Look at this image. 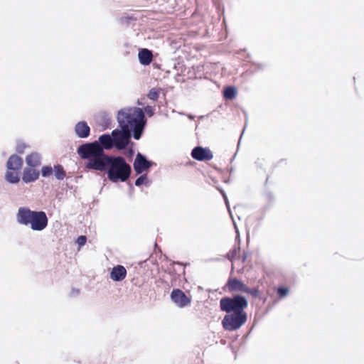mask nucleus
Returning <instances> with one entry per match:
<instances>
[{
  "label": "nucleus",
  "mask_w": 364,
  "mask_h": 364,
  "mask_svg": "<svg viewBox=\"0 0 364 364\" xmlns=\"http://www.w3.org/2000/svg\"><path fill=\"white\" fill-rule=\"evenodd\" d=\"M136 104H137L138 105H141V106H142V107L144 106V105H143L142 101H141V99H138V100H137V101H136Z\"/></svg>",
  "instance_id": "nucleus-52"
},
{
  "label": "nucleus",
  "mask_w": 364,
  "mask_h": 364,
  "mask_svg": "<svg viewBox=\"0 0 364 364\" xmlns=\"http://www.w3.org/2000/svg\"><path fill=\"white\" fill-rule=\"evenodd\" d=\"M241 110H242V113L244 114L245 124H244V127L242 128V133L240 134V139H239V141H238V144H237V149L239 148V146L240 145L241 139L242 137V135H243V134L245 132V129H246V127L247 126V124H248V114H247V112L245 109H243V108H242Z\"/></svg>",
  "instance_id": "nucleus-35"
},
{
  "label": "nucleus",
  "mask_w": 364,
  "mask_h": 364,
  "mask_svg": "<svg viewBox=\"0 0 364 364\" xmlns=\"http://www.w3.org/2000/svg\"><path fill=\"white\" fill-rule=\"evenodd\" d=\"M171 301L179 308L186 307L191 304V296H188L181 289L174 288L170 294Z\"/></svg>",
  "instance_id": "nucleus-9"
},
{
  "label": "nucleus",
  "mask_w": 364,
  "mask_h": 364,
  "mask_svg": "<svg viewBox=\"0 0 364 364\" xmlns=\"http://www.w3.org/2000/svg\"><path fill=\"white\" fill-rule=\"evenodd\" d=\"M277 293L279 299H283L289 294L290 289L287 286L280 285L277 288Z\"/></svg>",
  "instance_id": "nucleus-28"
},
{
  "label": "nucleus",
  "mask_w": 364,
  "mask_h": 364,
  "mask_svg": "<svg viewBox=\"0 0 364 364\" xmlns=\"http://www.w3.org/2000/svg\"><path fill=\"white\" fill-rule=\"evenodd\" d=\"M148 157L138 151L133 162V168L136 174H141L148 168Z\"/></svg>",
  "instance_id": "nucleus-12"
},
{
  "label": "nucleus",
  "mask_w": 364,
  "mask_h": 364,
  "mask_svg": "<svg viewBox=\"0 0 364 364\" xmlns=\"http://www.w3.org/2000/svg\"><path fill=\"white\" fill-rule=\"evenodd\" d=\"M249 63L252 66L255 67L254 70H249V72L252 74H255V73H257L258 71L264 70V68H266V65L263 64V63H257L253 60H250Z\"/></svg>",
  "instance_id": "nucleus-31"
},
{
  "label": "nucleus",
  "mask_w": 364,
  "mask_h": 364,
  "mask_svg": "<svg viewBox=\"0 0 364 364\" xmlns=\"http://www.w3.org/2000/svg\"><path fill=\"white\" fill-rule=\"evenodd\" d=\"M216 188L218 190V191L221 194V196L225 201V203H228V200H228V196H227L225 191H224V189L220 186H218Z\"/></svg>",
  "instance_id": "nucleus-38"
},
{
  "label": "nucleus",
  "mask_w": 364,
  "mask_h": 364,
  "mask_svg": "<svg viewBox=\"0 0 364 364\" xmlns=\"http://www.w3.org/2000/svg\"><path fill=\"white\" fill-rule=\"evenodd\" d=\"M174 264H178V265H181V266H183V279L185 282H188V280L186 279V277H185V274H186V266H188L190 265V263L186 262H180V261H173L171 262V265L173 266Z\"/></svg>",
  "instance_id": "nucleus-36"
},
{
  "label": "nucleus",
  "mask_w": 364,
  "mask_h": 364,
  "mask_svg": "<svg viewBox=\"0 0 364 364\" xmlns=\"http://www.w3.org/2000/svg\"><path fill=\"white\" fill-rule=\"evenodd\" d=\"M98 203V200L95 198L93 200V203Z\"/></svg>",
  "instance_id": "nucleus-63"
},
{
  "label": "nucleus",
  "mask_w": 364,
  "mask_h": 364,
  "mask_svg": "<svg viewBox=\"0 0 364 364\" xmlns=\"http://www.w3.org/2000/svg\"><path fill=\"white\" fill-rule=\"evenodd\" d=\"M141 109H142L144 115L146 114L149 117H152L155 114V111H156L154 106H151L149 105H147L146 106H143V107Z\"/></svg>",
  "instance_id": "nucleus-34"
},
{
  "label": "nucleus",
  "mask_w": 364,
  "mask_h": 364,
  "mask_svg": "<svg viewBox=\"0 0 364 364\" xmlns=\"http://www.w3.org/2000/svg\"><path fill=\"white\" fill-rule=\"evenodd\" d=\"M232 225H233V227H234V230H235V234H237V232H240V231H239L238 227L237 225V223H236L235 220H233V221H232Z\"/></svg>",
  "instance_id": "nucleus-45"
},
{
  "label": "nucleus",
  "mask_w": 364,
  "mask_h": 364,
  "mask_svg": "<svg viewBox=\"0 0 364 364\" xmlns=\"http://www.w3.org/2000/svg\"><path fill=\"white\" fill-rule=\"evenodd\" d=\"M231 181V179L230 177L225 178L223 179V182L225 183H230Z\"/></svg>",
  "instance_id": "nucleus-49"
},
{
  "label": "nucleus",
  "mask_w": 364,
  "mask_h": 364,
  "mask_svg": "<svg viewBox=\"0 0 364 364\" xmlns=\"http://www.w3.org/2000/svg\"><path fill=\"white\" fill-rule=\"evenodd\" d=\"M236 154H237V152L235 154V155L231 158L230 159V162H232L233 160L235 159V156H236Z\"/></svg>",
  "instance_id": "nucleus-60"
},
{
  "label": "nucleus",
  "mask_w": 364,
  "mask_h": 364,
  "mask_svg": "<svg viewBox=\"0 0 364 364\" xmlns=\"http://www.w3.org/2000/svg\"><path fill=\"white\" fill-rule=\"evenodd\" d=\"M250 255V252H247V251H244L243 252V254H242V256L241 257V262L242 263H245L248 257V256Z\"/></svg>",
  "instance_id": "nucleus-41"
},
{
  "label": "nucleus",
  "mask_w": 364,
  "mask_h": 364,
  "mask_svg": "<svg viewBox=\"0 0 364 364\" xmlns=\"http://www.w3.org/2000/svg\"><path fill=\"white\" fill-rule=\"evenodd\" d=\"M234 269H235L234 264H232V267H231V274H233V272H234Z\"/></svg>",
  "instance_id": "nucleus-59"
},
{
  "label": "nucleus",
  "mask_w": 364,
  "mask_h": 364,
  "mask_svg": "<svg viewBox=\"0 0 364 364\" xmlns=\"http://www.w3.org/2000/svg\"><path fill=\"white\" fill-rule=\"evenodd\" d=\"M96 169L97 171L105 172L107 178L113 183L125 182L129 178L132 167L122 156L107 154L103 155Z\"/></svg>",
  "instance_id": "nucleus-1"
},
{
  "label": "nucleus",
  "mask_w": 364,
  "mask_h": 364,
  "mask_svg": "<svg viewBox=\"0 0 364 364\" xmlns=\"http://www.w3.org/2000/svg\"><path fill=\"white\" fill-rule=\"evenodd\" d=\"M153 59V50L146 48H139L138 60L140 65L146 67L151 64Z\"/></svg>",
  "instance_id": "nucleus-16"
},
{
  "label": "nucleus",
  "mask_w": 364,
  "mask_h": 364,
  "mask_svg": "<svg viewBox=\"0 0 364 364\" xmlns=\"http://www.w3.org/2000/svg\"><path fill=\"white\" fill-rule=\"evenodd\" d=\"M23 166V159L17 154H11L6 163L4 180L11 185H16L21 181V171Z\"/></svg>",
  "instance_id": "nucleus-7"
},
{
  "label": "nucleus",
  "mask_w": 364,
  "mask_h": 364,
  "mask_svg": "<svg viewBox=\"0 0 364 364\" xmlns=\"http://www.w3.org/2000/svg\"><path fill=\"white\" fill-rule=\"evenodd\" d=\"M160 87H153L151 90H149L148 93L146 94V97L153 102H156L160 95Z\"/></svg>",
  "instance_id": "nucleus-27"
},
{
  "label": "nucleus",
  "mask_w": 364,
  "mask_h": 364,
  "mask_svg": "<svg viewBox=\"0 0 364 364\" xmlns=\"http://www.w3.org/2000/svg\"><path fill=\"white\" fill-rule=\"evenodd\" d=\"M79 157L87 160L85 168L89 171H96L99 162L105 154L96 141L82 142L77 149Z\"/></svg>",
  "instance_id": "nucleus-4"
},
{
  "label": "nucleus",
  "mask_w": 364,
  "mask_h": 364,
  "mask_svg": "<svg viewBox=\"0 0 364 364\" xmlns=\"http://www.w3.org/2000/svg\"><path fill=\"white\" fill-rule=\"evenodd\" d=\"M191 157L198 161H208L213 159V154L209 147L198 145L191 150Z\"/></svg>",
  "instance_id": "nucleus-10"
},
{
  "label": "nucleus",
  "mask_w": 364,
  "mask_h": 364,
  "mask_svg": "<svg viewBox=\"0 0 364 364\" xmlns=\"http://www.w3.org/2000/svg\"><path fill=\"white\" fill-rule=\"evenodd\" d=\"M136 21V18L134 16V14H127L126 16H121L119 18V22L125 24L126 26H129L132 21Z\"/></svg>",
  "instance_id": "nucleus-30"
},
{
  "label": "nucleus",
  "mask_w": 364,
  "mask_h": 364,
  "mask_svg": "<svg viewBox=\"0 0 364 364\" xmlns=\"http://www.w3.org/2000/svg\"><path fill=\"white\" fill-rule=\"evenodd\" d=\"M243 293H245L248 295H250L253 299H257L260 296L261 291L259 290L258 287H250L248 285H246Z\"/></svg>",
  "instance_id": "nucleus-26"
},
{
  "label": "nucleus",
  "mask_w": 364,
  "mask_h": 364,
  "mask_svg": "<svg viewBox=\"0 0 364 364\" xmlns=\"http://www.w3.org/2000/svg\"><path fill=\"white\" fill-rule=\"evenodd\" d=\"M130 46H131L130 43L128 42H126L124 43V46L127 48H129L130 47Z\"/></svg>",
  "instance_id": "nucleus-54"
},
{
  "label": "nucleus",
  "mask_w": 364,
  "mask_h": 364,
  "mask_svg": "<svg viewBox=\"0 0 364 364\" xmlns=\"http://www.w3.org/2000/svg\"><path fill=\"white\" fill-rule=\"evenodd\" d=\"M237 88L235 85H228L223 89V98L226 100H233L237 97Z\"/></svg>",
  "instance_id": "nucleus-21"
},
{
  "label": "nucleus",
  "mask_w": 364,
  "mask_h": 364,
  "mask_svg": "<svg viewBox=\"0 0 364 364\" xmlns=\"http://www.w3.org/2000/svg\"><path fill=\"white\" fill-rule=\"evenodd\" d=\"M139 175V176L134 181V185L136 187L145 186L148 188L152 184V180L149 178L146 173L143 172Z\"/></svg>",
  "instance_id": "nucleus-22"
},
{
  "label": "nucleus",
  "mask_w": 364,
  "mask_h": 364,
  "mask_svg": "<svg viewBox=\"0 0 364 364\" xmlns=\"http://www.w3.org/2000/svg\"><path fill=\"white\" fill-rule=\"evenodd\" d=\"M128 186H129V189L130 191L134 190L133 185L131 183H128Z\"/></svg>",
  "instance_id": "nucleus-53"
},
{
  "label": "nucleus",
  "mask_w": 364,
  "mask_h": 364,
  "mask_svg": "<svg viewBox=\"0 0 364 364\" xmlns=\"http://www.w3.org/2000/svg\"><path fill=\"white\" fill-rule=\"evenodd\" d=\"M136 143L133 141H129V145L123 150L125 155L132 157L136 153Z\"/></svg>",
  "instance_id": "nucleus-29"
},
{
  "label": "nucleus",
  "mask_w": 364,
  "mask_h": 364,
  "mask_svg": "<svg viewBox=\"0 0 364 364\" xmlns=\"http://www.w3.org/2000/svg\"><path fill=\"white\" fill-rule=\"evenodd\" d=\"M173 274H176V275L177 274H176V269H173Z\"/></svg>",
  "instance_id": "nucleus-64"
},
{
  "label": "nucleus",
  "mask_w": 364,
  "mask_h": 364,
  "mask_svg": "<svg viewBox=\"0 0 364 364\" xmlns=\"http://www.w3.org/2000/svg\"><path fill=\"white\" fill-rule=\"evenodd\" d=\"M218 12L219 14V16L224 15L225 14V7L224 5L220 1H218L215 3Z\"/></svg>",
  "instance_id": "nucleus-37"
},
{
  "label": "nucleus",
  "mask_w": 364,
  "mask_h": 364,
  "mask_svg": "<svg viewBox=\"0 0 364 364\" xmlns=\"http://www.w3.org/2000/svg\"><path fill=\"white\" fill-rule=\"evenodd\" d=\"M228 171H229L230 173L233 172V171H234V168H233L232 166H231V167L228 169Z\"/></svg>",
  "instance_id": "nucleus-58"
},
{
  "label": "nucleus",
  "mask_w": 364,
  "mask_h": 364,
  "mask_svg": "<svg viewBox=\"0 0 364 364\" xmlns=\"http://www.w3.org/2000/svg\"><path fill=\"white\" fill-rule=\"evenodd\" d=\"M257 323V321L255 320L253 326L250 328V330L242 336V340L245 342L247 339L250 333H252L253 328H255Z\"/></svg>",
  "instance_id": "nucleus-39"
},
{
  "label": "nucleus",
  "mask_w": 364,
  "mask_h": 364,
  "mask_svg": "<svg viewBox=\"0 0 364 364\" xmlns=\"http://www.w3.org/2000/svg\"><path fill=\"white\" fill-rule=\"evenodd\" d=\"M291 279L292 280V283L296 282V276L295 275H292Z\"/></svg>",
  "instance_id": "nucleus-57"
},
{
  "label": "nucleus",
  "mask_w": 364,
  "mask_h": 364,
  "mask_svg": "<svg viewBox=\"0 0 364 364\" xmlns=\"http://www.w3.org/2000/svg\"><path fill=\"white\" fill-rule=\"evenodd\" d=\"M16 154L18 155V154H23L24 153V150L28 146V145L23 142L22 140L21 139H18L16 141Z\"/></svg>",
  "instance_id": "nucleus-33"
},
{
  "label": "nucleus",
  "mask_w": 364,
  "mask_h": 364,
  "mask_svg": "<svg viewBox=\"0 0 364 364\" xmlns=\"http://www.w3.org/2000/svg\"><path fill=\"white\" fill-rule=\"evenodd\" d=\"M257 299H259L260 301H262V303H265L267 300V296H263L262 294H260V296L257 297Z\"/></svg>",
  "instance_id": "nucleus-47"
},
{
  "label": "nucleus",
  "mask_w": 364,
  "mask_h": 364,
  "mask_svg": "<svg viewBox=\"0 0 364 364\" xmlns=\"http://www.w3.org/2000/svg\"><path fill=\"white\" fill-rule=\"evenodd\" d=\"M255 164L257 166V168H263V164L260 161L259 159H257L256 161H255Z\"/></svg>",
  "instance_id": "nucleus-46"
},
{
  "label": "nucleus",
  "mask_w": 364,
  "mask_h": 364,
  "mask_svg": "<svg viewBox=\"0 0 364 364\" xmlns=\"http://www.w3.org/2000/svg\"><path fill=\"white\" fill-rule=\"evenodd\" d=\"M147 165H148V168H151L152 166H156V163L154 162V161L150 160V159H148V164H147Z\"/></svg>",
  "instance_id": "nucleus-44"
},
{
  "label": "nucleus",
  "mask_w": 364,
  "mask_h": 364,
  "mask_svg": "<svg viewBox=\"0 0 364 364\" xmlns=\"http://www.w3.org/2000/svg\"><path fill=\"white\" fill-rule=\"evenodd\" d=\"M186 116L190 119V120H194L195 118H196V116L191 114V113H188V114H186Z\"/></svg>",
  "instance_id": "nucleus-48"
},
{
  "label": "nucleus",
  "mask_w": 364,
  "mask_h": 364,
  "mask_svg": "<svg viewBox=\"0 0 364 364\" xmlns=\"http://www.w3.org/2000/svg\"><path fill=\"white\" fill-rule=\"evenodd\" d=\"M247 318V313H226L221 323L224 330L235 331L245 325Z\"/></svg>",
  "instance_id": "nucleus-8"
},
{
  "label": "nucleus",
  "mask_w": 364,
  "mask_h": 364,
  "mask_svg": "<svg viewBox=\"0 0 364 364\" xmlns=\"http://www.w3.org/2000/svg\"><path fill=\"white\" fill-rule=\"evenodd\" d=\"M241 247L240 245H234L225 255V258L233 262L239 259Z\"/></svg>",
  "instance_id": "nucleus-24"
},
{
  "label": "nucleus",
  "mask_w": 364,
  "mask_h": 364,
  "mask_svg": "<svg viewBox=\"0 0 364 364\" xmlns=\"http://www.w3.org/2000/svg\"><path fill=\"white\" fill-rule=\"evenodd\" d=\"M235 245H240L241 243V238H240V232H237V234H235Z\"/></svg>",
  "instance_id": "nucleus-42"
},
{
  "label": "nucleus",
  "mask_w": 364,
  "mask_h": 364,
  "mask_svg": "<svg viewBox=\"0 0 364 364\" xmlns=\"http://www.w3.org/2000/svg\"><path fill=\"white\" fill-rule=\"evenodd\" d=\"M97 141V145L104 150H109L113 148V139L109 133H104L98 137Z\"/></svg>",
  "instance_id": "nucleus-17"
},
{
  "label": "nucleus",
  "mask_w": 364,
  "mask_h": 364,
  "mask_svg": "<svg viewBox=\"0 0 364 364\" xmlns=\"http://www.w3.org/2000/svg\"><path fill=\"white\" fill-rule=\"evenodd\" d=\"M117 121L118 127L115 128L109 134L112 139L119 136L123 133L131 129V126L135 125L136 122H142L144 119L142 109L138 107H127L120 109L117 112Z\"/></svg>",
  "instance_id": "nucleus-2"
},
{
  "label": "nucleus",
  "mask_w": 364,
  "mask_h": 364,
  "mask_svg": "<svg viewBox=\"0 0 364 364\" xmlns=\"http://www.w3.org/2000/svg\"><path fill=\"white\" fill-rule=\"evenodd\" d=\"M39 172L40 176H41L43 178H49L53 176V166H52L51 164L43 165L41 166Z\"/></svg>",
  "instance_id": "nucleus-25"
},
{
  "label": "nucleus",
  "mask_w": 364,
  "mask_h": 364,
  "mask_svg": "<svg viewBox=\"0 0 364 364\" xmlns=\"http://www.w3.org/2000/svg\"><path fill=\"white\" fill-rule=\"evenodd\" d=\"M53 176L58 181H63L66 177V171L64 166L60 164H55L53 165Z\"/></svg>",
  "instance_id": "nucleus-23"
},
{
  "label": "nucleus",
  "mask_w": 364,
  "mask_h": 364,
  "mask_svg": "<svg viewBox=\"0 0 364 364\" xmlns=\"http://www.w3.org/2000/svg\"><path fill=\"white\" fill-rule=\"evenodd\" d=\"M228 213H229V215H230V218H231L232 221H233V220H235V219H234V217H233V215H232V210H228Z\"/></svg>",
  "instance_id": "nucleus-50"
},
{
  "label": "nucleus",
  "mask_w": 364,
  "mask_h": 364,
  "mask_svg": "<svg viewBox=\"0 0 364 364\" xmlns=\"http://www.w3.org/2000/svg\"><path fill=\"white\" fill-rule=\"evenodd\" d=\"M246 285L247 284L242 279L230 277L225 285L223 287V290L226 291V287H228V291L230 293L238 291L243 293Z\"/></svg>",
  "instance_id": "nucleus-11"
},
{
  "label": "nucleus",
  "mask_w": 364,
  "mask_h": 364,
  "mask_svg": "<svg viewBox=\"0 0 364 364\" xmlns=\"http://www.w3.org/2000/svg\"><path fill=\"white\" fill-rule=\"evenodd\" d=\"M16 221L19 225L28 226L33 231H42L47 226L48 219L43 210H33L29 207L18 208L16 213Z\"/></svg>",
  "instance_id": "nucleus-3"
},
{
  "label": "nucleus",
  "mask_w": 364,
  "mask_h": 364,
  "mask_svg": "<svg viewBox=\"0 0 364 364\" xmlns=\"http://www.w3.org/2000/svg\"><path fill=\"white\" fill-rule=\"evenodd\" d=\"M39 170L34 168L25 167L21 173V180L26 184L34 183L39 179Z\"/></svg>",
  "instance_id": "nucleus-13"
},
{
  "label": "nucleus",
  "mask_w": 364,
  "mask_h": 364,
  "mask_svg": "<svg viewBox=\"0 0 364 364\" xmlns=\"http://www.w3.org/2000/svg\"><path fill=\"white\" fill-rule=\"evenodd\" d=\"M80 290L79 289L73 287L70 294V296H77L80 294Z\"/></svg>",
  "instance_id": "nucleus-40"
},
{
  "label": "nucleus",
  "mask_w": 364,
  "mask_h": 364,
  "mask_svg": "<svg viewBox=\"0 0 364 364\" xmlns=\"http://www.w3.org/2000/svg\"><path fill=\"white\" fill-rule=\"evenodd\" d=\"M225 205H226V208H227L228 210H231L229 200H228V203H225Z\"/></svg>",
  "instance_id": "nucleus-55"
},
{
  "label": "nucleus",
  "mask_w": 364,
  "mask_h": 364,
  "mask_svg": "<svg viewBox=\"0 0 364 364\" xmlns=\"http://www.w3.org/2000/svg\"><path fill=\"white\" fill-rule=\"evenodd\" d=\"M216 170H217L218 172H220V173H222V172H223V170H222L221 168H216Z\"/></svg>",
  "instance_id": "nucleus-62"
},
{
  "label": "nucleus",
  "mask_w": 364,
  "mask_h": 364,
  "mask_svg": "<svg viewBox=\"0 0 364 364\" xmlns=\"http://www.w3.org/2000/svg\"><path fill=\"white\" fill-rule=\"evenodd\" d=\"M146 125V119L142 122L139 121V123L136 122L135 125L131 126L130 129L113 139V148L119 151L124 150L129 145L131 138L137 141L140 140L144 134Z\"/></svg>",
  "instance_id": "nucleus-5"
},
{
  "label": "nucleus",
  "mask_w": 364,
  "mask_h": 364,
  "mask_svg": "<svg viewBox=\"0 0 364 364\" xmlns=\"http://www.w3.org/2000/svg\"><path fill=\"white\" fill-rule=\"evenodd\" d=\"M26 167L37 168L41 165V156L36 151H33L26 156Z\"/></svg>",
  "instance_id": "nucleus-18"
},
{
  "label": "nucleus",
  "mask_w": 364,
  "mask_h": 364,
  "mask_svg": "<svg viewBox=\"0 0 364 364\" xmlns=\"http://www.w3.org/2000/svg\"><path fill=\"white\" fill-rule=\"evenodd\" d=\"M127 274L126 268L123 265L117 264L112 268L109 277L112 281L119 282L125 279Z\"/></svg>",
  "instance_id": "nucleus-15"
},
{
  "label": "nucleus",
  "mask_w": 364,
  "mask_h": 364,
  "mask_svg": "<svg viewBox=\"0 0 364 364\" xmlns=\"http://www.w3.org/2000/svg\"><path fill=\"white\" fill-rule=\"evenodd\" d=\"M263 193L265 197L267 204L264 205L263 208L261 209V212L262 214L264 215L267 211H268L273 206L274 203L275 201V196L274 193L267 188L264 189Z\"/></svg>",
  "instance_id": "nucleus-19"
},
{
  "label": "nucleus",
  "mask_w": 364,
  "mask_h": 364,
  "mask_svg": "<svg viewBox=\"0 0 364 364\" xmlns=\"http://www.w3.org/2000/svg\"><path fill=\"white\" fill-rule=\"evenodd\" d=\"M129 55V50H127L125 53H124V55L125 56H127Z\"/></svg>",
  "instance_id": "nucleus-61"
},
{
  "label": "nucleus",
  "mask_w": 364,
  "mask_h": 364,
  "mask_svg": "<svg viewBox=\"0 0 364 364\" xmlns=\"http://www.w3.org/2000/svg\"><path fill=\"white\" fill-rule=\"evenodd\" d=\"M247 298L242 294H232L230 296H225L220 300V309L225 313H247Z\"/></svg>",
  "instance_id": "nucleus-6"
},
{
  "label": "nucleus",
  "mask_w": 364,
  "mask_h": 364,
  "mask_svg": "<svg viewBox=\"0 0 364 364\" xmlns=\"http://www.w3.org/2000/svg\"><path fill=\"white\" fill-rule=\"evenodd\" d=\"M65 186H66V188L68 189H72L73 188V186L70 185V183L68 181H66Z\"/></svg>",
  "instance_id": "nucleus-51"
},
{
  "label": "nucleus",
  "mask_w": 364,
  "mask_h": 364,
  "mask_svg": "<svg viewBox=\"0 0 364 364\" xmlns=\"http://www.w3.org/2000/svg\"><path fill=\"white\" fill-rule=\"evenodd\" d=\"M274 304H269L267 305V309H265V311H264V315H265V314H268V313L272 310V308H273V306H274Z\"/></svg>",
  "instance_id": "nucleus-43"
},
{
  "label": "nucleus",
  "mask_w": 364,
  "mask_h": 364,
  "mask_svg": "<svg viewBox=\"0 0 364 364\" xmlns=\"http://www.w3.org/2000/svg\"><path fill=\"white\" fill-rule=\"evenodd\" d=\"M101 117L100 122L99 125L101 127L102 130L110 129L112 128V119L106 111H101L100 112Z\"/></svg>",
  "instance_id": "nucleus-20"
},
{
  "label": "nucleus",
  "mask_w": 364,
  "mask_h": 364,
  "mask_svg": "<svg viewBox=\"0 0 364 364\" xmlns=\"http://www.w3.org/2000/svg\"><path fill=\"white\" fill-rule=\"evenodd\" d=\"M269 178V175H267L264 185H267V183H268Z\"/></svg>",
  "instance_id": "nucleus-56"
},
{
  "label": "nucleus",
  "mask_w": 364,
  "mask_h": 364,
  "mask_svg": "<svg viewBox=\"0 0 364 364\" xmlns=\"http://www.w3.org/2000/svg\"><path fill=\"white\" fill-rule=\"evenodd\" d=\"M87 237L85 235H78L75 239V243L77 245V250L79 251L86 243Z\"/></svg>",
  "instance_id": "nucleus-32"
},
{
  "label": "nucleus",
  "mask_w": 364,
  "mask_h": 364,
  "mask_svg": "<svg viewBox=\"0 0 364 364\" xmlns=\"http://www.w3.org/2000/svg\"><path fill=\"white\" fill-rule=\"evenodd\" d=\"M75 136L79 139H87L90 136L91 129L85 120L77 122L74 127Z\"/></svg>",
  "instance_id": "nucleus-14"
}]
</instances>
